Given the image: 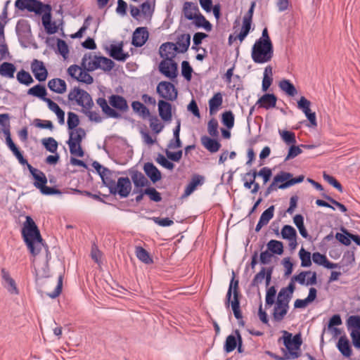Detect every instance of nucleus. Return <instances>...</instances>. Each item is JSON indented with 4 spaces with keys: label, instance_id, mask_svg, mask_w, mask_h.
Returning a JSON list of instances; mask_svg holds the SVG:
<instances>
[{
    "label": "nucleus",
    "instance_id": "nucleus-9",
    "mask_svg": "<svg viewBox=\"0 0 360 360\" xmlns=\"http://www.w3.org/2000/svg\"><path fill=\"white\" fill-rule=\"evenodd\" d=\"M112 189L110 194H119L121 198H127L131 190V184L128 177H120Z\"/></svg>",
    "mask_w": 360,
    "mask_h": 360
},
{
    "label": "nucleus",
    "instance_id": "nucleus-19",
    "mask_svg": "<svg viewBox=\"0 0 360 360\" xmlns=\"http://www.w3.org/2000/svg\"><path fill=\"white\" fill-rule=\"evenodd\" d=\"M204 182L205 176L197 174H193L191 181L185 188L183 197H188L190 195L198 188V186H202Z\"/></svg>",
    "mask_w": 360,
    "mask_h": 360
},
{
    "label": "nucleus",
    "instance_id": "nucleus-41",
    "mask_svg": "<svg viewBox=\"0 0 360 360\" xmlns=\"http://www.w3.org/2000/svg\"><path fill=\"white\" fill-rule=\"evenodd\" d=\"M273 72L272 68L270 65L266 66L264 68V74H263V79H262V90L266 91L269 86H271L273 82Z\"/></svg>",
    "mask_w": 360,
    "mask_h": 360
},
{
    "label": "nucleus",
    "instance_id": "nucleus-12",
    "mask_svg": "<svg viewBox=\"0 0 360 360\" xmlns=\"http://www.w3.org/2000/svg\"><path fill=\"white\" fill-rule=\"evenodd\" d=\"M31 70L35 79L39 82H44L46 79L48 71L42 61L34 59L31 63Z\"/></svg>",
    "mask_w": 360,
    "mask_h": 360
},
{
    "label": "nucleus",
    "instance_id": "nucleus-27",
    "mask_svg": "<svg viewBox=\"0 0 360 360\" xmlns=\"http://www.w3.org/2000/svg\"><path fill=\"white\" fill-rule=\"evenodd\" d=\"M48 87L51 91L61 94L65 92L67 85L63 79L54 78L49 81Z\"/></svg>",
    "mask_w": 360,
    "mask_h": 360
},
{
    "label": "nucleus",
    "instance_id": "nucleus-62",
    "mask_svg": "<svg viewBox=\"0 0 360 360\" xmlns=\"http://www.w3.org/2000/svg\"><path fill=\"white\" fill-rule=\"evenodd\" d=\"M150 127L155 134H159L164 128V125L156 116L150 118Z\"/></svg>",
    "mask_w": 360,
    "mask_h": 360
},
{
    "label": "nucleus",
    "instance_id": "nucleus-37",
    "mask_svg": "<svg viewBox=\"0 0 360 360\" xmlns=\"http://www.w3.org/2000/svg\"><path fill=\"white\" fill-rule=\"evenodd\" d=\"M131 180L135 186V189L146 186L149 184L146 176L139 171H135L132 173Z\"/></svg>",
    "mask_w": 360,
    "mask_h": 360
},
{
    "label": "nucleus",
    "instance_id": "nucleus-17",
    "mask_svg": "<svg viewBox=\"0 0 360 360\" xmlns=\"http://www.w3.org/2000/svg\"><path fill=\"white\" fill-rule=\"evenodd\" d=\"M176 53H179V51L174 43L165 42L160 47V56L165 59L173 60L176 57Z\"/></svg>",
    "mask_w": 360,
    "mask_h": 360
},
{
    "label": "nucleus",
    "instance_id": "nucleus-24",
    "mask_svg": "<svg viewBox=\"0 0 360 360\" xmlns=\"http://www.w3.org/2000/svg\"><path fill=\"white\" fill-rule=\"evenodd\" d=\"M158 111L160 117L165 122L172 120V105L167 101L160 100L158 102Z\"/></svg>",
    "mask_w": 360,
    "mask_h": 360
},
{
    "label": "nucleus",
    "instance_id": "nucleus-39",
    "mask_svg": "<svg viewBox=\"0 0 360 360\" xmlns=\"http://www.w3.org/2000/svg\"><path fill=\"white\" fill-rule=\"evenodd\" d=\"M223 103V96L220 92L216 93L210 100H209V110L210 113L212 115L214 113L218 108Z\"/></svg>",
    "mask_w": 360,
    "mask_h": 360
},
{
    "label": "nucleus",
    "instance_id": "nucleus-40",
    "mask_svg": "<svg viewBox=\"0 0 360 360\" xmlns=\"http://www.w3.org/2000/svg\"><path fill=\"white\" fill-rule=\"evenodd\" d=\"M15 70V66L13 63L4 62L0 65V75L2 77L13 78Z\"/></svg>",
    "mask_w": 360,
    "mask_h": 360
},
{
    "label": "nucleus",
    "instance_id": "nucleus-48",
    "mask_svg": "<svg viewBox=\"0 0 360 360\" xmlns=\"http://www.w3.org/2000/svg\"><path fill=\"white\" fill-rule=\"evenodd\" d=\"M346 326L349 331L357 330L360 331V316L357 315H352L348 317L346 321Z\"/></svg>",
    "mask_w": 360,
    "mask_h": 360
},
{
    "label": "nucleus",
    "instance_id": "nucleus-45",
    "mask_svg": "<svg viewBox=\"0 0 360 360\" xmlns=\"http://www.w3.org/2000/svg\"><path fill=\"white\" fill-rule=\"evenodd\" d=\"M251 28L250 17H244L243 20V26L240 33L237 35L238 39L242 42L248 34Z\"/></svg>",
    "mask_w": 360,
    "mask_h": 360
},
{
    "label": "nucleus",
    "instance_id": "nucleus-64",
    "mask_svg": "<svg viewBox=\"0 0 360 360\" xmlns=\"http://www.w3.org/2000/svg\"><path fill=\"white\" fill-rule=\"evenodd\" d=\"M100 67L98 69H101L104 71H110L114 66V62L106 57L100 56Z\"/></svg>",
    "mask_w": 360,
    "mask_h": 360
},
{
    "label": "nucleus",
    "instance_id": "nucleus-2",
    "mask_svg": "<svg viewBox=\"0 0 360 360\" xmlns=\"http://www.w3.org/2000/svg\"><path fill=\"white\" fill-rule=\"evenodd\" d=\"M240 289L239 281L235 279V274L233 272L232 278L230 281L228 291L225 298V306L226 308L231 307L235 318L238 320L243 318L240 306Z\"/></svg>",
    "mask_w": 360,
    "mask_h": 360
},
{
    "label": "nucleus",
    "instance_id": "nucleus-13",
    "mask_svg": "<svg viewBox=\"0 0 360 360\" xmlns=\"http://www.w3.org/2000/svg\"><path fill=\"white\" fill-rule=\"evenodd\" d=\"M148 37L147 27H137L133 33L131 44L135 47H141L147 41Z\"/></svg>",
    "mask_w": 360,
    "mask_h": 360
},
{
    "label": "nucleus",
    "instance_id": "nucleus-23",
    "mask_svg": "<svg viewBox=\"0 0 360 360\" xmlns=\"http://www.w3.org/2000/svg\"><path fill=\"white\" fill-rule=\"evenodd\" d=\"M295 288V284L292 282H290L288 287L282 288L280 290L276 301L278 302L280 300L282 303H287L289 305Z\"/></svg>",
    "mask_w": 360,
    "mask_h": 360
},
{
    "label": "nucleus",
    "instance_id": "nucleus-33",
    "mask_svg": "<svg viewBox=\"0 0 360 360\" xmlns=\"http://www.w3.org/2000/svg\"><path fill=\"white\" fill-rule=\"evenodd\" d=\"M191 43V35L189 34H181L179 35L176 38V43L175 44L177 46V50L179 53H185Z\"/></svg>",
    "mask_w": 360,
    "mask_h": 360
},
{
    "label": "nucleus",
    "instance_id": "nucleus-34",
    "mask_svg": "<svg viewBox=\"0 0 360 360\" xmlns=\"http://www.w3.org/2000/svg\"><path fill=\"white\" fill-rule=\"evenodd\" d=\"M201 143L210 153L217 152L221 147V144L218 141L207 136H204L201 138Z\"/></svg>",
    "mask_w": 360,
    "mask_h": 360
},
{
    "label": "nucleus",
    "instance_id": "nucleus-52",
    "mask_svg": "<svg viewBox=\"0 0 360 360\" xmlns=\"http://www.w3.org/2000/svg\"><path fill=\"white\" fill-rule=\"evenodd\" d=\"M41 143L46 150L52 153H56L58 149V142L53 138L49 137L43 139Z\"/></svg>",
    "mask_w": 360,
    "mask_h": 360
},
{
    "label": "nucleus",
    "instance_id": "nucleus-29",
    "mask_svg": "<svg viewBox=\"0 0 360 360\" xmlns=\"http://www.w3.org/2000/svg\"><path fill=\"white\" fill-rule=\"evenodd\" d=\"M200 12L197 4L186 1L183 6V13L185 18L188 20H193L195 15Z\"/></svg>",
    "mask_w": 360,
    "mask_h": 360
},
{
    "label": "nucleus",
    "instance_id": "nucleus-56",
    "mask_svg": "<svg viewBox=\"0 0 360 360\" xmlns=\"http://www.w3.org/2000/svg\"><path fill=\"white\" fill-rule=\"evenodd\" d=\"M281 236L283 239H291L297 237L296 230L290 225H285L281 229Z\"/></svg>",
    "mask_w": 360,
    "mask_h": 360
},
{
    "label": "nucleus",
    "instance_id": "nucleus-10",
    "mask_svg": "<svg viewBox=\"0 0 360 360\" xmlns=\"http://www.w3.org/2000/svg\"><path fill=\"white\" fill-rule=\"evenodd\" d=\"M295 281L302 285H316L317 283V274L315 271H301L299 274L292 277L290 282L294 283Z\"/></svg>",
    "mask_w": 360,
    "mask_h": 360
},
{
    "label": "nucleus",
    "instance_id": "nucleus-36",
    "mask_svg": "<svg viewBox=\"0 0 360 360\" xmlns=\"http://www.w3.org/2000/svg\"><path fill=\"white\" fill-rule=\"evenodd\" d=\"M27 94L39 98L44 102H46V99L49 98L46 97L47 94L46 88L41 84H37L29 89Z\"/></svg>",
    "mask_w": 360,
    "mask_h": 360
},
{
    "label": "nucleus",
    "instance_id": "nucleus-16",
    "mask_svg": "<svg viewBox=\"0 0 360 360\" xmlns=\"http://www.w3.org/2000/svg\"><path fill=\"white\" fill-rule=\"evenodd\" d=\"M100 63V56L86 53L82 58V65L87 72H92L99 68Z\"/></svg>",
    "mask_w": 360,
    "mask_h": 360
},
{
    "label": "nucleus",
    "instance_id": "nucleus-6",
    "mask_svg": "<svg viewBox=\"0 0 360 360\" xmlns=\"http://www.w3.org/2000/svg\"><path fill=\"white\" fill-rule=\"evenodd\" d=\"M69 101H75L78 105L83 108V111L86 109H91L94 106V102L90 94L84 89L79 87H74L68 94Z\"/></svg>",
    "mask_w": 360,
    "mask_h": 360
},
{
    "label": "nucleus",
    "instance_id": "nucleus-57",
    "mask_svg": "<svg viewBox=\"0 0 360 360\" xmlns=\"http://www.w3.org/2000/svg\"><path fill=\"white\" fill-rule=\"evenodd\" d=\"M70 148L71 155L82 158L84 156V151L82 148L81 144H75L71 140L67 141Z\"/></svg>",
    "mask_w": 360,
    "mask_h": 360
},
{
    "label": "nucleus",
    "instance_id": "nucleus-60",
    "mask_svg": "<svg viewBox=\"0 0 360 360\" xmlns=\"http://www.w3.org/2000/svg\"><path fill=\"white\" fill-rule=\"evenodd\" d=\"M146 195H148L149 198L156 202L162 200L160 193L156 191L155 188L149 187L144 190Z\"/></svg>",
    "mask_w": 360,
    "mask_h": 360
},
{
    "label": "nucleus",
    "instance_id": "nucleus-38",
    "mask_svg": "<svg viewBox=\"0 0 360 360\" xmlns=\"http://www.w3.org/2000/svg\"><path fill=\"white\" fill-rule=\"evenodd\" d=\"M193 20H194V25L196 27H202L207 32L212 30V24L200 12L195 15V18Z\"/></svg>",
    "mask_w": 360,
    "mask_h": 360
},
{
    "label": "nucleus",
    "instance_id": "nucleus-51",
    "mask_svg": "<svg viewBox=\"0 0 360 360\" xmlns=\"http://www.w3.org/2000/svg\"><path fill=\"white\" fill-rule=\"evenodd\" d=\"M234 115L231 110L225 111L221 115V122L228 129H231L234 126Z\"/></svg>",
    "mask_w": 360,
    "mask_h": 360
},
{
    "label": "nucleus",
    "instance_id": "nucleus-59",
    "mask_svg": "<svg viewBox=\"0 0 360 360\" xmlns=\"http://www.w3.org/2000/svg\"><path fill=\"white\" fill-rule=\"evenodd\" d=\"M218 127V122L215 118H212L208 122L207 131L211 136L217 137L219 136Z\"/></svg>",
    "mask_w": 360,
    "mask_h": 360
},
{
    "label": "nucleus",
    "instance_id": "nucleus-63",
    "mask_svg": "<svg viewBox=\"0 0 360 360\" xmlns=\"http://www.w3.org/2000/svg\"><path fill=\"white\" fill-rule=\"evenodd\" d=\"M156 162L167 169L172 170L174 168V164L162 154H158L156 158Z\"/></svg>",
    "mask_w": 360,
    "mask_h": 360
},
{
    "label": "nucleus",
    "instance_id": "nucleus-43",
    "mask_svg": "<svg viewBox=\"0 0 360 360\" xmlns=\"http://www.w3.org/2000/svg\"><path fill=\"white\" fill-rule=\"evenodd\" d=\"M16 79L19 83L25 86H30L34 82V79L31 75L24 70H21L18 72Z\"/></svg>",
    "mask_w": 360,
    "mask_h": 360
},
{
    "label": "nucleus",
    "instance_id": "nucleus-46",
    "mask_svg": "<svg viewBox=\"0 0 360 360\" xmlns=\"http://www.w3.org/2000/svg\"><path fill=\"white\" fill-rule=\"evenodd\" d=\"M279 87L288 96H293L297 94L295 86L288 79H283L279 83Z\"/></svg>",
    "mask_w": 360,
    "mask_h": 360
},
{
    "label": "nucleus",
    "instance_id": "nucleus-5",
    "mask_svg": "<svg viewBox=\"0 0 360 360\" xmlns=\"http://www.w3.org/2000/svg\"><path fill=\"white\" fill-rule=\"evenodd\" d=\"M274 56L273 44L256 41L252 46L251 57L255 63L263 64L271 61Z\"/></svg>",
    "mask_w": 360,
    "mask_h": 360
},
{
    "label": "nucleus",
    "instance_id": "nucleus-44",
    "mask_svg": "<svg viewBox=\"0 0 360 360\" xmlns=\"http://www.w3.org/2000/svg\"><path fill=\"white\" fill-rule=\"evenodd\" d=\"M238 343V336L237 335H229L225 341L224 349L226 353H230L233 352L237 347Z\"/></svg>",
    "mask_w": 360,
    "mask_h": 360
},
{
    "label": "nucleus",
    "instance_id": "nucleus-11",
    "mask_svg": "<svg viewBox=\"0 0 360 360\" xmlns=\"http://www.w3.org/2000/svg\"><path fill=\"white\" fill-rule=\"evenodd\" d=\"M160 72L171 79H173L177 77V64L174 60L165 59L162 60L159 65Z\"/></svg>",
    "mask_w": 360,
    "mask_h": 360
},
{
    "label": "nucleus",
    "instance_id": "nucleus-47",
    "mask_svg": "<svg viewBox=\"0 0 360 360\" xmlns=\"http://www.w3.org/2000/svg\"><path fill=\"white\" fill-rule=\"evenodd\" d=\"M86 133L84 129L79 127L75 129V131L70 132V136L68 140H71L72 142L75 144H81L83 138L85 136Z\"/></svg>",
    "mask_w": 360,
    "mask_h": 360
},
{
    "label": "nucleus",
    "instance_id": "nucleus-8",
    "mask_svg": "<svg viewBox=\"0 0 360 360\" xmlns=\"http://www.w3.org/2000/svg\"><path fill=\"white\" fill-rule=\"evenodd\" d=\"M157 93L160 97L167 101H174L177 98V90L169 82H160L157 86Z\"/></svg>",
    "mask_w": 360,
    "mask_h": 360
},
{
    "label": "nucleus",
    "instance_id": "nucleus-20",
    "mask_svg": "<svg viewBox=\"0 0 360 360\" xmlns=\"http://www.w3.org/2000/svg\"><path fill=\"white\" fill-rule=\"evenodd\" d=\"M276 101L277 98L274 94H265L257 100L255 105H259V108L269 110L276 106Z\"/></svg>",
    "mask_w": 360,
    "mask_h": 360
},
{
    "label": "nucleus",
    "instance_id": "nucleus-25",
    "mask_svg": "<svg viewBox=\"0 0 360 360\" xmlns=\"http://www.w3.org/2000/svg\"><path fill=\"white\" fill-rule=\"evenodd\" d=\"M143 170L147 176L153 183L157 182L161 179V173L160 170L152 163L146 162L144 164Z\"/></svg>",
    "mask_w": 360,
    "mask_h": 360
},
{
    "label": "nucleus",
    "instance_id": "nucleus-30",
    "mask_svg": "<svg viewBox=\"0 0 360 360\" xmlns=\"http://www.w3.org/2000/svg\"><path fill=\"white\" fill-rule=\"evenodd\" d=\"M337 347L344 356L350 357L352 355V349L349 341L345 336H342L339 338Z\"/></svg>",
    "mask_w": 360,
    "mask_h": 360
},
{
    "label": "nucleus",
    "instance_id": "nucleus-18",
    "mask_svg": "<svg viewBox=\"0 0 360 360\" xmlns=\"http://www.w3.org/2000/svg\"><path fill=\"white\" fill-rule=\"evenodd\" d=\"M25 165L27 166V169H29L30 174L32 175L33 178L34 179L35 181L34 182V186L37 188H40L44 184H46L47 183V178L45 175V174L34 167H33L30 164L25 163Z\"/></svg>",
    "mask_w": 360,
    "mask_h": 360
},
{
    "label": "nucleus",
    "instance_id": "nucleus-58",
    "mask_svg": "<svg viewBox=\"0 0 360 360\" xmlns=\"http://www.w3.org/2000/svg\"><path fill=\"white\" fill-rule=\"evenodd\" d=\"M67 124L69 129L72 130L75 129L79 124L78 115L75 112H69L68 113Z\"/></svg>",
    "mask_w": 360,
    "mask_h": 360
},
{
    "label": "nucleus",
    "instance_id": "nucleus-26",
    "mask_svg": "<svg viewBox=\"0 0 360 360\" xmlns=\"http://www.w3.org/2000/svg\"><path fill=\"white\" fill-rule=\"evenodd\" d=\"M313 262L320 266H323L326 269H335L338 267V264L330 262L325 255L319 252H314L312 255Z\"/></svg>",
    "mask_w": 360,
    "mask_h": 360
},
{
    "label": "nucleus",
    "instance_id": "nucleus-61",
    "mask_svg": "<svg viewBox=\"0 0 360 360\" xmlns=\"http://www.w3.org/2000/svg\"><path fill=\"white\" fill-rule=\"evenodd\" d=\"M274 206L271 205L266 210H264L260 216L259 220L267 224L269 221L274 217Z\"/></svg>",
    "mask_w": 360,
    "mask_h": 360
},
{
    "label": "nucleus",
    "instance_id": "nucleus-22",
    "mask_svg": "<svg viewBox=\"0 0 360 360\" xmlns=\"http://www.w3.org/2000/svg\"><path fill=\"white\" fill-rule=\"evenodd\" d=\"M289 309V305L287 303H282L280 300L276 302V304L274 308L273 318L275 321H281L285 316L287 314Z\"/></svg>",
    "mask_w": 360,
    "mask_h": 360
},
{
    "label": "nucleus",
    "instance_id": "nucleus-14",
    "mask_svg": "<svg viewBox=\"0 0 360 360\" xmlns=\"http://www.w3.org/2000/svg\"><path fill=\"white\" fill-rule=\"evenodd\" d=\"M109 103L118 112L125 113L129 110L127 100L122 96L117 94L111 95L109 97Z\"/></svg>",
    "mask_w": 360,
    "mask_h": 360
},
{
    "label": "nucleus",
    "instance_id": "nucleus-42",
    "mask_svg": "<svg viewBox=\"0 0 360 360\" xmlns=\"http://www.w3.org/2000/svg\"><path fill=\"white\" fill-rule=\"evenodd\" d=\"M135 253L137 258L142 262L146 264H150L153 262L149 252L143 248L141 246L136 247Z\"/></svg>",
    "mask_w": 360,
    "mask_h": 360
},
{
    "label": "nucleus",
    "instance_id": "nucleus-28",
    "mask_svg": "<svg viewBox=\"0 0 360 360\" xmlns=\"http://www.w3.org/2000/svg\"><path fill=\"white\" fill-rule=\"evenodd\" d=\"M103 184L108 188L109 191H112L116 183L117 174L115 172L107 169L105 172H103L101 176Z\"/></svg>",
    "mask_w": 360,
    "mask_h": 360
},
{
    "label": "nucleus",
    "instance_id": "nucleus-15",
    "mask_svg": "<svg viewBox=\"0 0 360 360\" xmlns=\"http://www.w3.org/2000/svg\"><path fill=\"white\" fill-rule=\"evenodd\" d=\"M1 277L3 279V285L12 295H18L19 290L14 279H13L6 269L3 268L1 271Z\"/></svg>",
    "mask_w": 360,
    "mask_h": 360
},
{
    "label": "nucleus",
    "instance_id": "nucleus-54",
    "mask_svg": "<svg viewBox=\"0 0 360 360\" xmlns=\"http://www.w3.org/2000/svg\"><path fill=\"white\" fill-rule=\"evenodd\" d=\"M299 255L301 260V266L309 267L311 265V253L309 252L302 248L299 252Z\"/></svg>",
    "mask_w": 360,
    "mask_h": 360
},
{
    "label": "nucleus",
    "instance_id": "nucleus-35",
    "mask_svg": "<svg viewBox=\"0 0 360 360\" xmlns=\"http://www.w3.org/2000/svg\"><path fill=\"white\" fill-rule=\"evenodd\" d=\"M110 55L118 61H124L129 56L127 53L123 52L122 44L112 45L110 47Z\"/></svg>",
    "mask_w": 360,
    "mask_h": 360
},
{
    "label": "nucleus",
    "instance_id": "nucleus-55",
    "mask_svg": "<svg viewBox=\"0 0 360 360\" xmlns=\"http://www.w3.org/2000/svg\"><path fill=\"white\" fill-rule=\"evenodd\" d=\"M279 134L281 135L283 141L287 144H295L296 143L295 134L292 131L287 130H279Z\"/></svg>",
    "mask_w": 360,
    "mask_h": 360
},
{
    "label": "nucleus",
    "instance_id": "nucleus-31",
    "mask_svg": "<svg viewBox=\"0 0 360 360\" xmlns=\"http://www.w3.org/2000/svg\"><path fill=\"white\" fill-rule=\"evenodd\" d=\"M317 290L314 288H310L308 296L303 300L297 299L294 302L295 308H304L309 303L312 302L316 298Z\"/></svg>",
    "mask_w": 360,
    "mask_h": 360
},
{
    "label": "nucleus",
    "instance_id": "nucleus-7",
    "mask_svg": "<svg viewBox=\"0 0 360 360\" xmlns=\"http://www.w3.org/2000/svg\"><path fill=\"white\" fill-rule=\"evenodd\" d=\"M275 182H282L279 184L278 188L279 189H285L296 184L302 183L304 181V176L300 175L295 178H292V174L287 172H281L275 176Z\"/></svg>",
    "mask_w": 360,
    "mask_h": 360
},
{
    "label": "nucleus",
    "instance_id": "nucleus-49",
    "mask_svg": "<svg viewBox=\"0 0 360 360\" xmlns=\"http://www.w3.org/2000/svg\"><path fill=\"white\" fill-rule=\"evenodd\" d=\"M133 110L143 117L150 115L149 110L140 101H133L131 103Z\"/></svg>",
    "mask_w": 360,
    "mask_h": 360
},
{
    "label": "nucleus",
    "instance_id": "nucleus-32",
    "mask_svg": "<svg viewBox=\"0 0 360 360\" xmlns=\"http://www.w3.org/2000/svg\"><path fill=\"white\" fill-rule=\"evenodd\" d=\"M6 143L22 165L27 163V160L23 157L22 152L14 143L11 136L6 137Z\"/></svg>",
    "mask_w": 360,
    "mask_h": 360
},
{
    "label": "nucleus",
    "instance_id": "nucleus-4",
    "mask_svg": "<svg viewBox=\"0 0 360 360\" xmlns=\"http://www.w3.org/2000/svg\"><path fill=\"white\" fill-rule=\"evenodd\" d=\"M27 10L36 14H43L41 21L46 32L51 34L56 32V25L51 23V6L49 4H44L39 0H32Z\"/></svg>",
    "mask_w": 360,
    "mask_h": 360
},
{
    "label": "nucleus",
    "instance_id": "nucleus-21",
    "mask_svg": "<svg viewBox=\"0 0 360 360\" xmlns=\"http://www.w3.org/2000/svg\"><path fill=\"white\" fill-rule=\"evenodd\" d=\"M96 103L101 107L102 111L108 117L115 119L121 118V113L110 108L105 98H98L96 100Z\"/></svg>",
    "mask_w": 360,
    "mask_h": 360
},
{
    "label": "nucleus",
    "instance_id": "nucleus-1",
    "mask_svg": "<svg viewBox=\"0 0 360 360\" xmlns=\"http://www.w3.org/2000/svg\"><path fill=\"white\" fill-rule=\"evenodd\" d=\"M22 236L30 253L33 256L37 255L43 245V239L39 230L30 216L26 217L22 229Z\"/></svg>",
    "mask_w": 360,
    "mask_h": 360
},
{
    "label": "nucleus",
    "instance_id": "nucleus-50",
    "mask_svg": "<svg viewBox=\"0 0 360 360\" xmlns=\"http://www.w3.org/2000/svg\"><path fill=\"white\" fill-rule=\"evenodd\" d=\"M267 248L274 254L281 255L283 252V243L278 240H271L267 243Z\"/></svg>",
    "mask_w": 360,
    "mask_h": 360
},
{
    "label": "nucleus",
    "instance_id": "nucleus-53",
    "mask_svg": "<svg viewBox=\"0 0 360 360\" xmlns=\"http://www.w3.org/2000/svg\"><path fill=\"white\" fill-rule=\"evenodd\" d=\"M276 295V290L275 286H271L266 290V297H265V306L271 307L275 302V297Z\"/></svg>",
    "mask_w": 360,
    "mask_h": 360
},
{
    "label": "nucleus",
    "instance_id": "nucleus-3",
    "mask_svg": "<svg viewBox=\"0 0 360 360\" xmlns=\"http://www.w3.org/2000/svg\"><path fill=\"white\" fill-rule=\"evenodd\" d=\"M283 344L286 349L288 350L289 354H285V356H281L269 353L270 356L276 360H286L295 359L300 356V347L302 344V340L300 334H296L292 337V333L286 330H283Z\"/></svg>",
    "mask_w": 360,
    "mask_h": 360
}]
</instances>
